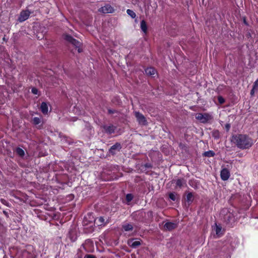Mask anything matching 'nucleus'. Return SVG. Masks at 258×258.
<instances>
[{
	"mask_svg": "<svg viewBox=\"0 0 258 258\" xmlns=\"http://www.w3.org/2000/svg\"><path fill=\"white\" fill-rule=\"evenodd\" d=\"M232 141L237 148L242 150L250 148L254 143L253 140L250 137L244 134L233 136Z\"/></svg>",
	"mask_w": 258,
	"mask_h": 258,
	"instance_id": "obj_1",
	"label": "nucleus"
},
{
	"mask_svg": "<svg viewBox=\"0 0 258 258\" xmlns=\"http://www.w3.org/2000/svg\"><path fill=\"white\" fill-rule=\"evenodd\" d=\"M196 118L201 122L206 123L212 119V115L208 113H199L196 115Z\"/></svg>",
	"mask_w": 258,
	"mask_h": 258,
	"instance_id": "obj_2",
	"label": "nucleus"
},
{
	"mask_svg": "<svg viewBox=\"0 0 258 258\" xmlns=\"http://www.w3.org/2000/svg\"><path fill=\"white\" fill-rule=\"evenodd\" d=\"M224 222L230 226H232L235 222V215L233 212H229L224 217Z\"/></svg>",
	"mask_w": 258,
	"mask_h": 258,
	"instance_id": "obj_3",
	"label": "nucleus"
},
{
	"mask_svg": "<svg viewBox=\"0 0 258 258\" xmlns=\"http://www.w3.org/2000/svg\"><path fill=\"white\" fill-rule=\"evenodd\" d=\"M65 39L71 42L73 45H74L76 48L78 49V52H81L82 51V49L80 48L82 43L79 42V41L74 39L73 37L70 35H67L65 36Z\"/></svg>",
	"mask_w": 258,
	"mask_h": 258,
	"instance_id": "obj_4",
	"label": "nucleus"
},
{
	"mask_svg": "<svg viewBox=\"0 0 258 258\" xmlns=\"http://www.w3.org/2000/svg\"><path fill=\"white\" fill-rule=\"evenodd\" d=\"M135 114L137 120L140 124L145 125L147 124V121L145 117L142 113L138 111H136L135 112Z\"/></svg>",
	"mask_w": 258,
	"mask_h": 258,
	"instance_id": "obj_5",
	"label": "nucleus"
},
{
	"mask_svg": "<svg viewBox=\"0 0 258 258\" xmlns=\"http://www.w3.org/2000/svg\"><path fill=\"white\" fill-rule=\"evenodd\" d=\"M99 11L103 14L112 13L114 11V8L110 5L107 4L99 9Z\"/></svg>",
	"mask_w": 258,
	"mask_h": 258,
	"instance_id": "obj_6",
	"label": "nucleus"
},
{
	"mask_svg": "<svg viewBox=\"0 0 258 258\" xmlns=\"http://www.w3.org/2000/svg\"><path fill=\"white\" fill-rule=\"evenodd\" d=\"M213 228L218 237H221L224 234V230L222 229V226L220 224H217L215 223V225L213 226Z\"/></svg>",
	"mask_w": 258,
	"mask_h": 258,
	"instance_id": "obj_7",
	"label": "nucleus"
},
{
	"mask_svg": "<svg viewBox=\"0 0 258 258\" xmlns=\"http://www.w3.org/2000/svg\"><path fill=\"white\" fill-rule=\"evenodd\" d=\"M121 149V146L120 143H116L112 146L109 150V154L114 155L119 152Z\"/></svg>",
	"mask_w": 258,
	"mask_h": 258,
	"instance_id": "obj_8",
	"label": "nucleus"
},
{
	"mask_svg": "<svg viewBox=\"0 0 258 258\" xmlns=\"http://www.w3.org/2000/svg\"><path fill=\"white\" fill-rule=\"evenodd\" d=\"M30 15V12L28 10L22 11L19 17L18 21L20 22H23L25 21L29 18Z\"/></svg>",
	"mask_w": 258,
	"mask_h": 258,
	"instance_id": "obj_9",
	"label": "nucleus"
},
{
	"mask_svg": "<svg viewBox=\"0 0 258 258\" xmlns=\"http://www.w3.org/2000/svg\"><path fill=\"white\" fill-rule=\"evenodd\" d=\"M230 173L229 170L227 168H223L220 172V176L222 180L226 181L228 180L230 177Z\"/></svg>",
	"mask_w": 258,
	"mask_h": 258,
	"instance_id": "obj_10",
	"label": "nucleus"
},
{
	"mask_svg": "<svg viewBox=\"0 0 258 258\" xmlns=\"http://www.w3.org/2000/svg\"><path fill=\"white\" fill-rule=\"evenodd\" d=\"M127 244L133 248H136L141 244L140 240H136L135 239H131L128 240Z\"/></svg>",
	"mask_w": 258,
	"mask_h": 258,
	"instance_id": "obj_11",
	"label": "nucleus"
},
{
	"mask_svg": "<svg viewBox=\"0 0 258 258\" xmlns=\"http://www.w3.org/2000/svg\"><path fill=\"white\" fill-rule=\"evenodd\" d=\"M177 226V225L176 223H174V222H166L165 224H164V228L167 230H168V231H171L173 229H174L175 228H176Z\"/></svg>",
	"mask_w": 258,
	"mask_h": 258,
	"instance_id": "obj_12",
	"label": "nucleus"
},
{
	"mask_svg": "<svg viewBox=\"0 0 258 258\" xmlns=\"http://www.w3.org/2000/svg\"><path fill=\"white\" fill-rule=\"evenodd\" d=\"M116 127L112 124L109 125H104L103 129L106 133L109 134L113 133L115 131Z\"/></svg>",
	"mask_w": 258,
	"mask_h": 258,
	"instance_id": "obj_13",
	"label": "nucleus"
},
{
	"mask_svg": "<svg viewBox=\"0 0 258 258\" xmlns=\"http://www.w3.org/2000/svg\"><path fill=\"white\" fill-rule=\"evenodd\" d=\"M176 186L181 187L186 185V181L184 178H179L175 180Z\"/></svg>",
	"mask_w": 258,
	"mask_h": 258,
	"instance_id": "obj_14",
	"label": "nucleus"
},
{
	"mask_svg": "<svg viewBox=\"0 0 258 258\" xmlns=\"http://www.w3.org/2000/svg\"><path fill=\"white\" fill-rule=\"evenodd\" d=\"M40 109L44 114H47L48 111V106L47 103L43 102L40 105Z\"/></svg>",
	"mask_w": 258,
	"mask_h": 258,
	"instance_id": "obj_15",
	"label": "nucleus"
},
{
	"mask_svg": "<svg viewBox=\"0 0 258 258\" xmlns=\"http://www.w3.org/2000/svg\"><path fill=\"white\" fill-rule=\"evenodd\" d=\"M145 73L147 75L154 77V76L156 74V71L155 69L150 67L145 70Z\"/></svg>",
	"mask_w": 258,
	"mask_h": 258,
	"instance_id": "obj_16",
	"label": "nucleus"
},
{
	"mask_svg": "<svg viewBox=\"0 0 258 258\" xmlns=\"http://www.w3.org/2000/svg\"><path fill=\"white\" fill-rule=\"evenodd\" d=\"M94 222L98 224V226H102L105 223V219L102 217H99L94 220Z\"/></svg>",
	"mask_w": 258,
	"mask_h": 258,
	"instance_id": "obj_17",
	"label": "nucleus"
},
{
	"mask_svg": "<svg viewBox=\"0 0 258 258\" xmlns=\"http://www.w3.org/2000/svg\"><path fill=\"white\" fill-rule=\"evenodd\" d=\"M122 227L123 230L125 231H130L133 230V225L129 223L122 225Z\"/></svg>",
	"mask_w": 258,
	"mask_h": 258,
	"instance_id": "obj_18",
	"label": "nucleus"
},
{
	"mask_svg": "<svg viewBox=\"0 0 258 258\" xmlns=\"http://www.w3.org/2000/svg\"><path fill=\"white\" fill-rule=\"evenodd\" d=\"M141 29L144 33H146L147 32V26L146 22L145 20H142L141 22Z\"/></svg>",
	"mask_w": 258,
	"mask_h": 258,
	"instance_id": "obj_19",
	"label": "nucleus"
},
{
	"mask_svg": "<svg viewBox=\"0 0 258 258\" xmlns=\"http://www.w3.org/2000/svg\"><path fill=\"white\" fill-rule=\"evenodd\" d=\"M16 153L20 157H23L25 155V152L24 151L20 148H17L16 149Z\"/></svg>",
	"mask_w": 258,
	"mask_h": 258,
	"instance_id": "obj_20",
	"label": "nucleus"
},
{
	"mask_svg": "<svg viewBox=\"0 0 258 258\" xmlns=\"http://www.w3.org/2000/svg\"><path fill=\"white\" fill-rule=\"evenodd\" d=\"M215 153L213 151H208L204 153L203 155L205 157H212L215 155Z\"/></svg>",
	"mask_w": 258,
	"mask_h": 258,
	"instance_id": "obj_21",
	"label": "nucleus"
},
{
	"mask_svg": "<svg viewBox=\"0 0 258 258\" xmlns=\"http://www.w3.org/2000/svg\"><path fill=\"white\" fill-rule=\"evenodd\" d=\"M41 121V118L37 117H35L32 119V122L35 125L39 124Z\"/></svg>",
	"mask_w": 258,
	"mask_h": 258,
	"instance_id": "obj_22",
	"label": "nucleus"
},
{
	"mask_svg": "<svg viewBox=\"0 0 258 258\" xmlns=\"http://www.w3.org/2000/svg\"><path fill=\"white\" fill-rule=\"evenodd\" d=\"M126 13L132 18H135L136 17V13L130 9H127Z\"/></svg>",
	"mask_w": 258,
	"mask_h": 258,
	"instance_id": "obj_23",
	"label": "nucleus"
},
{
	"mask_svg": "<svg viewBox=\"0 0 258 258\" xmlns=\"http://www.w3.org/2000/svg\"><path fill=\"white\" fill-rule=\"evenodd\" d=\"M194 199V197L192 194L191 192L188 193L186 195V200L187 202H192Z\"/></svg>",
	"mask_w": 258,
	"mask_h": 258,
	"instance_id": "obj_24",
	"label": "nucleus"
},
{
	"mask_svg": "<svg viewBox=\"0 0 258 258\" xmlns=\"http://www.w3.org/2000/svg\"><path fill=\"white\" fill-rule=\"evenodd\" d=\"M212 136L215 139H218L220 138V133L218 130H215L212 132Z\"/></svg>",
	"mask_w": 258,
	"mask_h": 258,
	"instance_id": "obj_25",
	"label": "nucleus"
},
{
	"mask_svg": "<svg viewBox=\"0 0 258 258\" xmlns=\"http://www.w3.org/2000/svg\"><path fill=\"white\" fill-rule=\"evenodd\" d=\"M169 198L173 201H175L176 199V195L173 192H171L169 194Z\"/></svg>",
	"mask_w": 258,
	"mask_h": 258,
	"instance_id": "obj_26",
	"label": "nucleus"
},
{
	"mask_svg": "<svg viewBox=\"0 0 258 258\" xmlns=\"http://www.w3.org/2000/svg\"><path fill=\"white\" fill-rule=\"evenodd\" d=\"M189 184L192 187L196 188L198 187V186L195 182V181L193 180H190L189 181Z\"/></svg>",
	"mask_w": 258,
	"mask_h": 258,
	"instance_id": "obj_27",
	"label": "nucleus"
},
{
	"mask_svg": "<svg viewBox=\"0 0 258 258\" xmlns=\"http://www.w3.org/2000/svg\"><path fill=\"white\" fill-rule=\"evenodd\" d=\"M133 199V196L131 194H128L126 195V200L130 202H131Z\"/></svg>",
	"mask_w": 258,
	"mask_h": 258,
	"instance_id": "obj_28",
	"label": "nucleus"
},
{
	"mask_svg": "<svg viewBox=\"0 0 258 258\" xmlns=\"http://www.w3.org/2000/svg\"><path fill=\"white\" fill-rule=\"evenodd\" d=\"M218 100L220 104H223L225 102L224 98L221 96L218 97Z\"/></svg>",
	"mask_w": 258,
	"mask_h": 258,
	"instance_id": "obj_29",
	"label": "nucleus"
},
{
	"mask_svg": "<svg viewBox=\"0 0 258 258\" xmlns=\"http://www.w3.org/2000/svg\"><path fill=\"white\" fill-rule=\"evenodd\" d=\"M31 92L33 94L35 95H37L38 93V90L36 88H32L31 89Z\"/></svg>",
	"mask_w": 258,
	"mask_h": 258,
	"instance_id": "obj_30",
	"label": "nucleus"
},
{
	"mask_svg": "<svg viewBox=\"0 0 258 258\" xmlns=\"http://www.w3.org/2000/svg\"><path fill=\"white\" fill-rule=\"evenodd\" d=\"M253 87L258 90V79L254 82Z\"/></svg>",
	"mask_w": 258,
	"mask_h": 258,
	"instance_id": "obj_31",
	"label": "nucleus"
},
{
	"mask_svg": "<svg viewBox=\"0 0 258 258\" xmlns=\"http://www.w3.org/2000/svg\"><path fill=\"white\" fill-rule=\"evenodd\" d=\"M258 90L256 89V88H254L253 87L252 88V89L250 91V95L251 96H253L254 94V92L255 91H257Z\"/></svg>",
	"mask_w": 258,
	"mask_h": 258,
	"instance_id": "obj_32",
	"label": "nucleus"
},
{
	"mask_svg": "<svg viewBox=\"0 0 258 258\" xmlns=\"http://www.w3.org/2000/svg\"><path fill=\"white\" fill-rule=\"evenodd\" d=\"M84 258H96L95 256L92 254H87L84 256Z\"/></svg>",
	"mask_w": 258,
	"mask_h": 258,
	"instance_id": "obj_33",
	"label": "nucleus"
},
{
	"mask_svg": "<svg viewBox=\"0 0 258 258\" xmlns=\"http://www.w3.org/2000/svg\"><path fill=\"white\" fill-rule=\"evenodd\" d=\"M222 251L225 252H227L228 251V246H224L223 248H222Z\"/></svg>",
	"mask_w": 258,
	"mask_h": 258,
	"instance_id": "obj_34",
	"label": "nucleus"
},
{
	"mask_svg": "<svg viewBox=\"0 0 258 258\" xmlns=\"http://www.w3.org/2000/svg\"><path fill=\"white\" fill-rule=\"evenodd\" d=\"M225 128H226L227 131H228L230 128V124L229 123H227L225 125Z\"/></svg>",
	"mask_w": 258,
	"mask_h": 258,
	"instance_id": "obj_35",
	"label": "nucleus"
},
{
	"mask_svg": "<svg viewBox=\"0 0 258 258\" xmlns=\"http://www.w3.org/2000/svg\"><path fill=\"white\" fill-rule=\"evenodd\" d=\"M44 38V36L42 34H41L40 36H37V38L38 39H42Z\"/></svg>",
	"mask_w": 258,
	"mask_h": 258,
	"instance_id": "obj_36",
	"label": "nucleus"
},
{
	"mask_svg": "<svg viewBox=\"0 0 258 258\" xmlns=\"http://www.w3.org/2000/svg\"><path fill=\"white\" fill-rule=\"evenodd\" d=\"M1 202H2L3 204H4L6 205V203H7V202H6L5 200H4V199H2V200H1Z\"/></svg>",
	"mask_w": 258,
	"mask_h": 258,
	"instance_id": "obj_37",
	"label": "nucleus"
},
{
	"mask_svg": "<svg viewBox=\"0 0 258 258\" xmlns=\"http://www.w3.org/2000/svg\"><path fill=\"white\" fill-rule=\"evenodd\" d=\"M145 166L146 167V168H150L151 167V165L150 164H146L145 165Z\"/></svg>",
	"mask_w": 258,
	"mask_h": 258,
	"instance_id": "obj_38",
	"label": "nucleus"
},
{
	"mask_svg": "<svg viewBox=\"0 0 258 258\" xmlns=\"http://www.w3.org/2000/svg\"><path fill=\"white\" fill-rule=\"evenodd\" d=\"M108 112H109V113H110V114H111V113H114V111H113V110H111V109H109V110H108Z\"/></svg>",
	"mask_w": 258,
	"mask_h": 258,
	"instance_id": "obj_39",
	"label": "nucleus"
},
{
	"mask_svg": "<svg viewBox=\"0 0 258 258\" xmlns=\"http://www.w3.org/2000/svg\"><path fill=\"white\" fill-rule=\"evenodd\" d=\"M244 23L245 24H247L246 23V21L244 20Z\"/></svg>",
	"mask_w": 258,
	"mask_h": 258,
	"instance_id": "obj_40",
	"label": "nucleus"
}]
</instances>
